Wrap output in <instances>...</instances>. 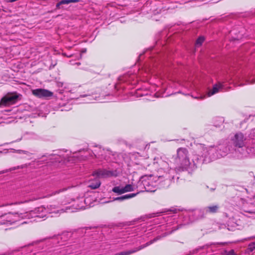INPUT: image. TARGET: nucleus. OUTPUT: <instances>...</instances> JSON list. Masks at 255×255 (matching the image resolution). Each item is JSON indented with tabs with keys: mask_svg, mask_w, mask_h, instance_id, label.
I'll use <instances>...</instances> for the list:
<instances>
[{
	"mask_svg": "<svg viewBox=\"0 0 255 255\" xmlns=\"http://www.w3.org/2000/svg\"><path fill=\"white\" fill-rule=\"evenodd\" d=\"M249 247L251 251L255 250V242L250 244L249 246Z\"/></svg>",
	"mask_w": 255,
	"mask_h": 255,
	"instance_id": "24",
	"label": "nucleus"
},
{
	"mask_svg": "<svg viewBox=\"0 0 255 255\" xmlns=\"http://www.w3.org/2000/svg\"><path fill=\"white\" fill-rule=\"evenodd\" d=\"M226 90L225 87L223 83L218 82L217 84L213 85L212 89L209 90L207 93L208 97H211L219 92H223Z\"/></svg>",
	"mask_w": 255,
	"mask_h": 255,
	"instance_id": "14",
	"label": "nucleus"
},
{
	"mask_svg": "<svg viewBox=\"0 0 255 255\" xmlns=\"http://www.w3.org/2000/svg\"><path fill=\"white\" fill-rule=\"evenodd\" d=\"M80 0H62L56 4V7L59 8L62 4H68L71 2H78Z\"/></svg>",
	"mask_w": 255,
	"mask_h": 255,
	"instance_id": "18",
	"label": "nucleus"
},
{
	"mask_svg": "<svg viewBox=\"0 0 255 255\" xmlns=\"http://www.w3.org/2000/svg\"><path fill=\"white\" fill-rule=\"evenodd\" d=\"M112 191L115 193H118V194H122L124 193V191L123 187L121 188L120 186H116L114 187L112 189Z\"/></svg>",
	"mask_w": 255,
	"mask_h": 255,
	"instance_id": "20",
	"label": "nucleus"
},
{
	"mask_svg": "<svg viewBox=\"0 0 255 255\" xmlns=\"http://www.w3.org/2000/svg\"><path fill=\"white\" fill-rule=\"evenodd\" d=\"M89 200L90 199L89 198L79 199L78 202L79 204L77 205L76 208L77 209H84L86 208V207H90L91 205L89 203Z\"/></svg>",
	"mask_w": 255,
	"mask_h": 255,
	"instance_id": "15",
	"label": "nucleus"
},
{
	"mask_svg": "<svg viewBox=\"0 0 255 255\" xmlns=\"http://www.w3.org/2000/svg\"><path fill=\"white\" fill-rule=\"evenodd\" d=\"M123 188L124 191V193H125L133 191L134 189V187L131 184H127L124 187H123Z\"/></svg>",
	"mask_w": 255,
	"mask_h": 255,
	"instance_id": "19",
	"label": "nucleus"
},
{
	"mask_svg": "<svg viewBox=\"0 0 255 255\" xmlns=\"http://www.w3.org/2000/svg\"><path fill=\"white\" fill-rule=\"evenodd\" d=\"M58 84H59V86H62L63 84V83H59Z\"/></svg>",
	"mask_w": 255,
	"mask_h": 255,
	"instance_id": "30",
	"label": "nucleus"
},
{
	"mask_svg": "<svg viewBox=\"0 0 255 255\" xmlns=\"http://www.w3.org/2000/svg\"><path fill=\"white\" fill-rule=\"evenodd\" d=\"M29 214L24 213H8L0 216V225H12L28 217Z\"/></svg>",
	"mask_w": 255,
	"mask_h": 255,
	"instance_id": "5",
	"label": "nucleus"
},
{
	"mask_svg": "<svg viewBox=\"0 0 255 255\" xmlns=\"http://www.w3.org/2000/svg\"><path fill=\"white\" fill-rule=\"evenodd\" d=\"M94 154H95V156H97V155L96 154H95L94 153H93Z\"/></svg>",
	"mask_w": 255,
	"mask_h": 255,
	"instance_id": "37",
	"label": "nucleus"
},
{
	"mask_svg": "<svg viewBox=\"0 0 255 255\" xmlns=\"http://www.w3.org/2000/svg\"><path fill=\"white\" fill-rule=\"evenodd\" d=\"M75 64H77V65H80V63L79 62L76 63Z\"/></svg>",
	"mask_w": 255,
	"mask_h": 255,
	"instance_id": "32",
	"label": "nucleus"
},
{
	"mask_svg": "<svg viewBox=\"0 0 255 255\" xmlns=\"http://www.w3.org/2000/svg\"><path fill=\"white\" fill-rule=\"evenodd\" d=\"M236 80L237 82L239 83V86L252 84L255 83V75L253 74L238 75L236 77Z\"/></svg>",
	"mask_w": 255,
	"mask_h": 255,
	"instance_id": "10",
	"label": "nucleus"
},
{
	"mask_svg": "<svg viewBox=\"0 0 255 255\" xmlns=\"http://www.w3.org/2000/svg\"><path fill=\"white\" fill-rule=\"evenodd\" d=\"M231 140L235 147V152H239L242 155L248 153L245 143L246 138L242 132L236 133Z\"/></svg>",
	"mask_w": 255,
	"mask_h": 255,
	"instance_id": "7",
	"label": "nucleus"
},
{
	"mask_svg": "<svg viewBox=\"0 0 255 255\" xmlns=\"http://www.w3.org/2000/svg\"><path fill=\"white\" fill-rule=\"evenodd\" d=\"M188 150L186 148H179L177 150V156L175 162L189 172H191L196 169L198 165L201 164V160L199 159V154L197 151H194L190 159L188 156Z\"/></svg>",
	"mask_w": 255,
	"mask_h": 255,
	"instance_id": "1",
	"label": "nucleus"
},
{
	"mask_svg": "<svg viewBox=\"0 0 255 255\" xmlns=\"http://www.w3.org/2000/svg\"><path fill=\"white\" fill-rule=\"evenodd\" d=\"M44 189L43 183L39 181H35L33 183L30 184L27 188L26 191L28 193L35 192L36 194L34 196L28 201H25L24 202H27L28 201H32L40 199H43L46 198H49L52 196H54L57 194H59L62 192L65 191L67 190V188H63L61 189L56 190L55 191L52 192L50 194L46 195H43L42 194V190Z\"/></svg>",
	"mask_w": 255,
	"mask_h": 255,
	"instance_id": "4",
	"label": "nucleus"
},
{
	"mask_svg": "<svg viewBox=\"0 0 255 255\" xmlns=\"http://www.w3.org/2000/svg\"><path fill=\"white\" fill-rule=\"evenodd\" d=\"M86 52V49H83L81 51L82 53H85Z\"/></svg>",
	"mask_w": 255,
	"mask_h": 255,
	"instance_id": "29",
	"label": "nucleus"
},
{
	"mask_svg": "<svg viewBox=\"0 0 255 255\" xmlns=\"http://www.w3.org/2000/svg\"><path fill=\"white\" fill-rule=\"evenodd\" d=\"M63 55L64 56L67 57H71L72 56V55H68V54H66V53H63Z\"/></svg>",
	"mask_w": 255,
	"mask_h": 255,
	"instance_id": "28",
	"label": "nucleus"
},
{
	"mask_svg": "<svg viewBox=\"0 0 255 255\" xmlns=\"http://www.w3.org/2000/svg\"><path fill=\"white\" fill-rule=\"evenodd\" d=\"M177 211V209H174L173 210H170V212H172V213H176Z\"/></svg>",
	"mask_w": 255,
	"mask_h": 255,
	"instance_id": "27",
	"label": "nucleus"
},
{
	"mask_svg": "<svg viewBox=\"0 0 255 255\" xmlns=\"http://www.w3.org/2000/svg\"><path fill=\"white\" fill-rule=\"evenodd\" d=\"M149 184V182H145L144 184L145 189L146 191L147 192H154L155 191V187H152L151 188L150 187Z\"/></svg>",
	"mask_w": 255,
	"mask_h": 255,
	"instance_id": "21",
	"label": "nucleus"
},
{
	"mask_svg": "<svg viewBox=\"0 0 255 255\" xmlns=\"http://www.w3.org/2000/svg\"><path fill=\"white\" fill-rule=\"evenodd\" d=\"M219 209L218 205H212L205 207L203 211L201 210H195L193 211L189 212L187 213V215L190 217V221L192 222L195 220L202 218L204 217V214L215 213H217Z\"/></svg>",
	"mask_w": 255,
	"mask_h": 255,
	"instance_id": "6",
	"label": "nucleus"
},
{
	"mask_svg": "<svg viewBox=\"0 0 255 255\" xmlns=\"http://www.w3.org/2000/svg\"><path fill=\"white\" fill-rule=\"evenodd\" d=\"M225 255H236V254L235 253L234 250H232L229 252H225Z\"/></svg>",
	"mask_w": 255,
	"mask_h": 255,
	"instance_id": "25",
	"label": "nucleus"
},
{
	"mask_svg": "<svg viewBox=\"0 0 255 255\" xmlns=\"http://www.w3.org/2000/svg\"><path fill=\"white\" fill-rule=\"evenodd\" d=\"M18 98L16 93H8L4 96L0 101V107H7L14 104Z\"/></svg>",
	"mask_w": 255,
	"mask_h": 255,
	"instance_id": "11",
	"label": "nucleus"
},
{
	"mask_svg": "<svg viewBox=\"0 0 255 255\" xmlns=\"http://www.w3.org/2000/svg\"><path fill=\"white\" fill-rule=\"evenodd\" d=\"M162 167L158 170L157 184L161 187L166 188L170 186L174 179L175 171L174 169L169 168L168 164L163 162Z\"/></svg>",
	"mask_w": 255,
	"mask_h": 255,
	"instance_id": "3",
	"label": "nucleus"
},
{
	"mask_svg": "<svg viewBox=\"0 0 255 255\" xmlns=\"http://www.w3.org/2000/svg\"><path fill=\"white\" fill-rule=\"evenodd\" d=\"M92 175L94 177H95V178L94 179L89 180L88 187L92 189H96L98 188L101 184L99 178L111 176L112 175V172L105 169H98L94 171Z\"/></svg>",
	"mask_w": 255,
	"mask_h": 255,
	"instance_id": "8",
	"label": "nucleus"
},
{
	"mask_svg": "<svg viewBox=\"0 0 255 255\" xmlns=\"http://www.w3.org/2000/svg\"><path fill=\"white\" fill-rule=\"evenodd\" d=\"M197 148V153L199 154V159L201 160V164L209 163L212 160L226 155L228 150V148L223 145L205 147L204 145L199 144Z\"/></svg>",
	"mask_w": 255,
	"mask_h": 255,
	"instance_id": "2",
	"label": "nucleus"
},
{
	"mask_svg": "<svg viewBox=\"0 0 255 255\" xmlns=\"http://www.w3.org/2000/svg\"><path fill=\"white\" fill-rule=\"evenodd\" d=\"M5 173V172H0V174L1 173Z\"/></svg>",
	"mask_w": 255,
	"mask_h": 255,
	"instance_id": "34",
	"label": "nucleus"
},
{
	"mask_svg": "<svg viewBox=\"0 0 255 255\" xmlns=\"http://www.w3.org/2000/svg\"><path fill=\"white\" fill-rule=\"evenodd\" d=\"M49 208V210L51 211V212H50V213H58V210L56 209L55 206L50 205L49 206H48L47 208Z\"/></svg>",
	"mask_w": 255,
	"mask_h": 255,
	"instance_id": "23",
	"label": "nucleus"
},
{
	"mask_svg": "<svg viewBox=\"0 0 255 255\" xmlns=\"http://www.w3.org/2000/svg\"><path fill=\"white\" fill-rule=\"evenodd\" d=\"M86 158V156H84L82 158V159L85 160Z\"/></svg>",
	"mask_w": 255,
	"mask_h": 255,
	"instance_id": "31",
	"label": "nucleus"
},
{
	"mask_svg": "<svg viewBox=\"0 0 255 255\" xmlns=\"http://www.w3.org/2000/svg\"><path fill=\"white\" fill-rule=\"evenodd\" d=\"M51 211L49 210V208H45L43 206L37 207L33 211H31L30 212H27L29 215L27 218H29L30 216H34L35 217H38L40 218H43L46 216L47 213H50Z\"/></svg>",
	"mask_w": 255,
	"mask_h": 255,
	"instance_id": "12",
	"label": "nucleus"
},
{
	"mask_svg": "<svg viewBox=\"0 0 255 255\" xmlns=\"http://www.w3.org/2000/svg\"><path fill=\"white\" fill-rule=\"evenodd\" d=\"M205 40V38L203 36H200L196 40L195 45L196 47L200 46L202 45Z\"/></svg>",
	"mask_w": 255,
	"mask_h": 255,
	"instance_id": "22",
	"label": "nucleus"
},
{
	"mask_svg": "<svg viewBox=\"0 0 255 255\" xmlns=\"http://www.w3.org/2000/svg\"><path fill=\"white\" fill-rule=\"evenodd\" d=\"M32 94L39 98H46L52 97L53 93L44 89H36L32 91Z\"/></svg>",
	"mask_w": 255,
	"mask_h": 255,
	"instance_id": "13",
	"label": "nucleus"
},
{
	"mask_svg": "<svg viewBox=\"0 0 255 255\" xmlns=\"http://www.w3.org/2000/svg\"><path fill=\"white\" fill-rule=\"evenodd\" d=\"M182 226V224H180L179 225H178L177 227H173L172 228V230L170 231L169 232H166L162 234V236H158L157 237L155 238L153 240H151L150 241L146 243L145 245H142L139 246V247L137 248H135L134 249L128 250V251H123L120 253H118L114 255H130L133 253H134L136 252L137 251H140L141 249L150 245L151 244H153L155 242L157 241V240L160 239L162 237H164L166 236L167 235L171 234L173 231L177 230L179 228H180Z\"/></svg>",
	"mask_w": 255,
	"mask_h": 255,
	"instance_id": "9",
	"label": "nucleus"
},
{
	"mask_svg": "<svg viewBox=\"0 0 255 255\" xmlns=\"http://www.w3.org/2000/svg\"><path fill=\"white\" fill-rule=\"evenodd\" d=\"M70 62L71 64H74L73 63H72V61H70Z\"/></svg>",
	"mask_w": 255,
	"mask_h": 255,
	"instance_id": "35",
	"label": "nucleus"
},
{
	"mask_svg": "<svg viewBox=\"0 0 255 255\" xmlns=\"http://www.w3.org/2000/svg\"><path fill=\"white\" fill-rule=\"evenodd\" d=\"M2 153V152H1V151H0V153Z\"/></svg>",
	"mask_w": 255,
	"mask_h": 255,
	"instance_id": "38",
	"label": "nucleus"
},
{
	"mask_svg": "<svg viewBox=\"0 0 255 255\" xmlns=\"http://www.w3.org/2000/svg\"><path fill=\"white\" fill-rule=\"evenodd\" d=\"M18 153H23L24 154H27L28 153V152L27 151H25V150H18Z\"/></svg>",
	"mask_w": 255,
	"mask_h": 255,
	"instance_id": "26",
	"label": "nucleus"
},
{
	"mask_svg": "<svg viewBox=\"0 0 255 255\" xmlns=\"http://www.w3.org/2000/svg\"><path fill=\"white\" fill-rule=\"evenodd\" d=\"M81 57H82V54H80V58H81Z\"/></svg>",
	"mask_w": 255,
	"mask_h": 255,
	"instance_id": "36",
	"label": "nucleus"
},
{
	"mask_svg": "<svg viewBox=\"0 0 255 255\" xmlns=\"http://www.w3.org/2000/svg\"><path fill=\"white\" fill-rule=\"evenodd\" d=\"M80 98H84L86 99L84 100L83 103H92L94 100H97V97L94 95H91L89 94H83L80 95Z\"/></svg>",
	"mask_w": 255,
	"mask_h": 255,
	"instance_id": "16",
	"label": "nucleus"
},
{
	"mask_svg": "<svg viewBox=\"0 0 255 255\" xmlns=\"http://www.w3.org/2000/svg\"><path fill=\"white\" fill-rule=\"evenodd\" d=\"M15 169H16L15 168H14L13 169H12V170H14ZM9 170L11 171V170H12V169H10Z\"/></svg>",
	"mask_w": 255,
	"mask_h": 255,
	"instance_id": "33",
	"label": "nucleus"
},
{
	"mask_svg": "<svg viewBox=\"0 0 255 255\" xmlns=\"http://www.w3.org/2000/svg\"><path fill=\"white\" fill-rule=\"evenodd\" d=\"M138 193H130L128 194H126L120 197H118L114 198V200H118L120 201H122L128 199L129 198L135 197Z\"/></svg>",
	"mask_w": 255,
	"mask_h": 255,
	"instance_id": "17",
	"label": "nucleus"
}]
</instances>
